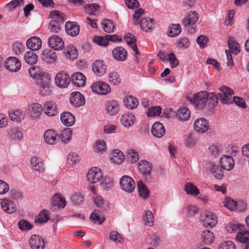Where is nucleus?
Returning a JSON list of instances; mask_svg holds the SVG:
<instances>
[{"instance_id":"nucleus-1","label":"nucleus","mask_w":249,"mask_h":249,"mask_svg":"<svg viewBox=\"0 0 249 249\" xmlns=\"http://www.w3.org/2000/svg\"><path fill=\"white\" fill-rule=\"evenodd\" d=\"M87 177L88 180L91 183H95L101 181L102 185L106 188L109 187L113 183L112 180L109 178L101 180L103 178V174L101 170L97 167H93L89 169Z\"/></svg>"},{"instance_id":"nucleus-2","label":"nucleus","mask_w":249,"mask_h":249,"mask_svg":"<svg viewBox=\"0 0 249 249\" xmlns=\"http://www.w3.org/2000/svg\"><path fill=\"white\" fill-rule=\"evenodd\" d=\"M52 19L49 26V29L53 33H58L61 29V24L64 21L65 15L58 11H52L50 13Z\"/></svg>"},{"instance_id":"nucleus-3","label":"nucleus","mask_w":249,"mask_h":249,"mask_svg":"<svg viewBox=\"0 0 249 249\" xmlns=\"http://www.w3.org/2000/svg\"><path fill=\"white\" fill-rule=\"evenodd\" d=\"M207 92L205 91L197 92L192 96H187L188 101L193 104L196 108L201 109L205 107L207 105Z\"/></svg>"},{"instance_id":"nucleus-4","label":"nucleus","mask_w":249,"mask_h":249,"mask_svg":"<svg viewBox=\"0 0 249 249\" xmlns=\"http://www.w3.org/2000/svg\"><path fill=\"white\" fill-rule=\"evenodd\" d=\"M138 168L142 178L147 182H151L152 180L151 164L146 160H141L138 164Z\"/></svg>"},{"instance_id":"nucleus-5","label":"nucleus","mask_w":249,"mask_h":249,"mask_svg":"<svg viewBox=\"0 0 249 249\" xmlns=\"http://www.w3.org/2000/svg\"><path fill=\"white\" fill-rule=\"evenodd\" d=\"M219 90L218 96L220 102L223 104L231 103V96L234 93L233 90L225 86L219 88Z\"/></svg>"},{"instance_id":"nucleus-6","label":"nucleus","mask_w":249,"mask_h":249,"mask_svg":"<svg viewBox=\"0 0 249 249\" xmlns=\"http://www.w3.org/2000/svg\"><path fill=\"white\" fill-rule=\"evenodd\" d=\"M92 91L100 95H107L111 91L109 85L103 81H97L91 86Z\"/></svg>"},{"instance_id":"nucleus-7","label":"nucleus","mask_w":249,"mask_h":249,"mask_svg":"<svg viewBox=\"0 0 249 249\" xmlns=\"http://www.w3.org/2000/svg\"><path fill=\"white\" fill-rule=\"evenodd\" d=\"M121 188L127 193L132 192L135 188V183L132 178L128 176H124L120 180Z\"/></svg>"},{"instance_id":"nucleus-8","label":"nucleus","mask_w":249,"mask_h":249,"mask_svg":"<svg viewBox=\"0 0 249 249\" xmlns=\"http://www.w3.org/2000/svg\"><path fill=\"white\" fill-rule=\"evenodd\" d=\"M201 221L204 227L212 228L217 223V219L214 213L206 212L201 215Z\"/></svg>"},{"instance_id":"nucleus-9","label":"nucleus","mask_w":249,"mask_h":249,"mask_svg":"<svg viewBox=\"0 0 249 249\" xmlns=\"http://www.w3.org/2000/svg\"><path fill=\"white\" fill-rule=\"evenodd\" d=\"M6 69L11 72L18 71L21 66L20 60L16 57H9L6 60L5 64Z\"/></svg>"},{"instance_id":"nucleus-10","label":"nucleus","mask_w":249,"mask_h":249,"mask_svg":"<svg viewBox=\"0 0 249 249\" xmlns=\"http://www.w3.org/2000/svg\"><path fill=\"white\" fill-rule=\"evenodd\" d=\"M70 81L69 75L63 71L58 72L55 77V83L60 88L67 87Z\"/></svg>"},{"instance_id":"nucleus-11","label":"nucleus","mask_w":249,"mask_h":249,"mask_svg":"<svg viewBox=\"0 0 249 249\" xmlns=\"http://www.w3.org/2000/svg\"><path fill=\"white\" fill-rule=\"evenodd\" d=\"M199 18V15L196 11L188 12L182 20L183 25L186 27H190L195 25Z\"/></svg>"},{"instance_id":"nucleus-12","label":"nucleus","mask_w":249,"mask_h":249,"mask_svg":"<svg viewBox=\"0 0 249 249\" xmlns=\"http://www.w3.org/2000/svg\"><path fill=\"white\" fill-rule=\"evenodd\" d=\"M70 101L73 106L79 107L85 105V99L84 96L79 92H73L71 94Z\"/></svg>"},{"instance_id":"nucleus-13","label":"nucleus","mask_w":249,"mask_h":249,"mask_svg":"<svg viewBox=\"0 0 249 249\" xmlns=\"http://www.w3.org/2000/svg\"><path fill=\"white\" fill-rule=\"evenodd\" d=\"M49 46L54 50H61L64 46L63 39L59 36L54 35L48 39Z\"/></svg>"},{"instance_id":"nucleus-14","label":"nucleus","mask_w":249,"mask_h":249,"mask_svg":"<svg viewBox=\"0 0 249 249\" xmlns=\"http://www.w3.org/2000/svg\"><path fill=\"white\" fill-rule=\"evenodd\" d=\"M94 73L98 76H102L107 71V67L106 63L102 60L95 61L92 66Z\"/></svg>"},{"instance_id":"nucleus-15","label":"nucleus","mask_w":249,"mask_h":249,"mask_svg":"<svg viewBox=\"0 0 249 249\" xmlns=\"http://www.w3.org/2000/svg\"><path fill=\"white\" fill-rule=\"evenodd\" d=\"M112 53L113 58L118 61H124L127 57L126 50L122 47H115Z\"/></svg>"},{"instance_id":"nucleus-16","label":"nucleus","mask_w":249,"mask_h":249,"mask_svg":"<svg viewBox=\"0 0 249 249\" xmlns=\"http://www.w3.org/2000/svg\"><path fill=\"white\" fill-rule=\"evenodd\" d=\"M209 128V123L204 118H198L194 122V129L198 132L204 133L207 131Z\"/></svg>"},{"instance_id":"nucleus-17","label":"nucleus","mask_w":249,"mask_h":249,"mask_svg":"<svg viewBox=\"0 0 249 249\" xmlns=\"http://www.w3.org/2000/svg\"><path fill=\"white\" fill-rule=\"evenodd\" d=\"M44 139L47 144L53 145L59 140V137L53 130L49 129L44 133Z\"/></svg>"},{"instance_id":"nucleus-18","label":"nucleus","mask_w":249,"mask_h":249,"mask_svg":"<svg viewBox=\"0 0 249 249\" xmlns=\"http://www.w3.org/2000/svg\"><path fill=\"white\" fill-rule=\"evenodd\" d=\"M50 78L49 75H45V78L39 83V93L42 96H48L51 94L50 89Z\"/></svg>"},{"instance_id":"nucleus-19","label":"nucleus","mask_w":249,"mask_h":249,"mask_svg":"<svg viewBox=\"0 0 249 249\" xmlns=\"http://www.w3.org/2000/svg\"><path fill=\"white\" fill-rule=\"evenodd\" d=\"M29 244L32 249H43L45 245L43 239L36 234L31 236Z\"/></svg>"},{"instance_id":"nucleus-20","label":"nucleus","mask_w":249,"mask_h":249,"mask_svg":"<svg viewBox=\"0 0 249 249\" xmlns=\"http://www.w3.org/2000/svg\"><path fill=\"white\" fill-rule=\"evenodd\" d=\"M66 33L71 36H77L80 31V27L76 22L67 21L65 24Z\"/></svg>"},{"instance_id":"nucleus-21","label":"nucleus","mask_w":249,"mask_h":249,"mask_svg":"<svg viewBox=\"0 0 249 249\" xmlns=\"http://www.w3.org/2000/svg\"><path fill=\"white\" fill-rule=\"evenodd\" d=\"M221 168L227 171L231 170L234 166V160L230 156H223L220 159Z\"/></svg>"},{"instance_id":"nucleus-22","label":"nucleus","mask_w":249,"mask_h":249,"mask_svg":"<svg viewBox=\"0 0 249 249\" xmlns=\"http://www.w3.org/2000/svg\"><path fill=\"white\" fill-rule=\"evenodd\" d=\"M41 45V40L37 36H32L26 41L27 47L33 51L38 50L40 49Z\"/></svg>"},{"instance_id":"nucleus-23","label":"nucleus","mask_w":249,"mask_h":249,"mask_svg":"<svg viewBox=\"0 0 249 249\" xmlns=\"http://www.w3.org/2000/svg\"><path fill=\"white\" fill-rule=\"evenodd\" d=\"M43 109L44 113L49 116H53L57 112V107L56 103L51 101L45 103Z\"/></svg>"},{"instance_id":"nucleus-24","label":"nucleus","mask_w":249,"mask_h":249,"mask_svg":"<svg viewBox=\"0 0 249 249\" xmlns=\"http://www.w3.org/2000/svg\"><path fill=\"white\" fill-rule=\"evenodd\" d=\"M86 79L85 75L80 72L73 73L71 77V83L77 87L84 86L86 83Z\"/></svg>"},{"instance_id":"nucleus-25","label":"nucleus","mask_w":249,"mask_h":249,"mask_svg":"<svg viewBox=\"0 0 249 249\" xmlns=\"http://www.w3.org/2000/svg\"><path fill=\"white\" fill-rule=\"evenodd\" d=\"M106 109L109 115H115L119 112L120 106L116 101L110 100L106 103Z\"/></svg>"},{"instance_id":"nucleus-26","label":"nucleus","mask_w":249,"mask_h":249,"mask_svg":"<svg viewBox=\"0 0 249 249\" xmlns=\"http://www.w3.org/2000/svg\"><path fill=\"white\" fill-rule=\"evenodd\" d=\"M165 132L164 127L162 123L156 122L153 124L151 133L154 136L161 138L164 135Z\"/></svg>"},{"instance_id":"nucleus-27","label":"nucleus","mask_w":249,"mask_h":249,"mask_svg":"<svg viewBox=\"0 0 249 249\" xmlns=\"http://www.w3.org/2000/svg\"><path fill=\"white\" fill-rule=\"evenodd\" d=\"M61 122L66 126H71L75 122L74 116L70 112H64L60 116Z\"/></svg>"},{"instance_id":"nucleus-28","label":"nucleus","mask_w":249,"mask_h":249,"mask_svg":"<svg viewBox=\"0 0 249 249\" xmlns=\"http://www.w3.org/2000/svg\"><path fill=\"white\" fill-rule=\"evenodd\" d=\"M1 205L3 210L8 213H14L17 211L16 205L9 199H3L1 202Z\"/></svg>"},{"instance_id":"nucleus-29","label":"nucleus","mask_w":249,"mask_h":249,"mask_svg":"<svg viewBox=\"0 0 249 249\" xmlns=\"http://www.w3.org/2000/svg\"><path fill=\"white\" fill-rule=\"evenodd\" d=\"M42 59L49 63H53L57 59L56 53L54 51L46 49L42 53Z\"/></svg>"},{"instance_id":"nucleus-30","label":"nucleus","mask_w":249,"mask_h":249,"mask_svg":"<svg viewBox=\"0 0 249 249\" xmlns=\"http://www.w3.org/2000/svg\"><path fill=\"white\" fill-rule=\"evenodd\" d=\"M28 72L31 77L35 79H40V81H43L45 78V75H48L43 73L39 67H31L29 69Z\"/></svg>"},{"instance_id":"nucleus-31","label":"nucleus","mask_w":249,"mask_h":249,"mask_svg":"<svg viewBox=\"0 0 249 249\" xmlns=\"http://www.w3.org/2000/svg\"><path fill=\"white\" fill-rule=\"evenodd\" d=\"M43 107L38 103L31 105L29 108V113L33 118H38L42 112Z\"/></svg>"},{"instance_id":"nucleus-32","label":"nucleus","mask_w":249,"mask_h":249,"mask_svg":"<svg viewBox=\"0 0 249 249\" xmlns=\"http://www.w3.org/2000/svg\"><path fill=\"white\" fill-rule=\"evenodd\" d=\"M124 40L135 53L136 56L137 57V54H139V52L136 45V39L135 36L129 34V35L124 36Z\"/></svg>"},{"instance_id":"nucleus-33","label":"nucleus","mask_w":249,"mask_h":249,"mask_svg":"<svg viewBox=\"0 0 249 249\" xmlns=\"http://www.w3.org/2000/svg\"><path fill=\"white\" fill-rule=\"evenodd\" d=\"M135 117L132 114L123 115L121 118L122 124L126 127H129L134 124Z\"/></svg>"},{"instance_id":"nucleus-34","label":"nucleus","mask_w":249,"mask_h":249,"mask_svg":"<svg viewBox=\"0 0 249 249\" xmlns=\"http://www.w3.org/2000/svg\"><path fill=\"white\" fill-rule=\"evenodd\" d=\"M31 164L34 170L42 173L45 170L44 163L36 157H33L31 159Z\"/></svg>"},{"instance_id":"nucleus-35","label":"nucleus","mask_w":249,"mask_h":249,"mask_svg":"<svg viewBox=\"0 0 249 249\" xmlns=\"http://www.w3.org/2000/svg\"><path fill=\"white\" fill-rule=\"evenodd\" d=\"M153 21V19L150 18H142L140 23L141 29L145 32L151 31L154 28Z\"/></svg>"},{"instance_id":"nucleus-36","label":"nucleus","mask_w":249,"mask_h":249,"mask_svg":"<svg viewBox=\"0 0 249 249\" xmlns=\"http://www.w3.org/2000/svg\"><path fill=\"white\" fill-rule=\"evenodd\" d=\"M52 205L53 206H57L59 208H63L66 206V200L60 195L55 194L52 198Z\"/></svg>"},{"instance_id":"nucleus-37","label":"nucleus","mask_w":249,"mask_h":249,"mask_svg":"<svg viewBox=\"0 0 249 249\" xmlns=\"http://www.w3.org/2000/svg\"><path fill=\"white\" fill-rule=\"evenodd\" d=\"M125 106L129 109H133L139 105V101L136 98L131 95L127 96L124 100Z\"/></svg>"},{"instance_id":"nucleus-38","label":"nucleus","mask_w":249,"mask_h":249,"mask_svg":"<svg viewBox=\"0 0 249 249\" xmlns=\"http://www.w3.org/2000/svg\"><path fill=\"white\" fill-rule=\"evenodd\" d=\"M228 44L230 49L233 53L237 54L240 52V50L239 45L234 40L233 37L231 36L229 37Z\"/></svg>"},{"instance_id":"nucleus-39","label":"nucleus","mask_w":249,"mask_h":249,"mask_svg":"<svg viewBox=\"0 0 249 249\" xmlns=\"http://www.w3.org/2000/svg\"><path fill=\"white\" fill-rule=\"evenodd\" d=\"M72 130L71 128H65L59 135V140L63 143H68L71 139Z\"/></svg>"},{"instance_id":"nucleus-40","label":"nucleus","mask_w":249,"mask_h":249,"mask_svg":"<svg viewBox=\"0 0 249 249\" xmlns=\"http://www.w3.org/2000/svg\"><path fill=\"white\" fill-rule=\"evenodd\" d=\"M112 161L116 164H121L124 160L123 152L118 149L114 150L112 152Z\"/></svg>"},{"instance_id":"nucleus-41","label":"nucleus","mask_w":249,"mask_h":249,"mask_svg":"<svg viewBox=\"0 0 249 249\" xmlns=\"http://www.w3.org/2000/svg\"><path fill=\"white\" fill-rule=\"evenodd\" d=\"M24 58L26 62L31 65L36 63L38 60L37 55L33 51L26 52Z\"/></svg>"},{"instance_id":"nucleus-42","label":"nucleus","mask_w":249,"mask_h":249,"mask_svg":"<svg viewBox=\"0 0 249 249\" xmlns=\"http://www.w3.org/2000/svg\"><path fill=\"white\" fill-rule=\"evenodd\" d=\"M64 53L67 57L71 59H74L78 55V50L73 45H69L66 49Z\"/></svg>"},{"instance_id":"nucleus-43","label":"nucleus","mask_w":249,"mask_h":249,"mask_svg":"<svg viewBox=\"0 0 249 249\" xmlns=\"http://www.w3.org/2000/svg\"><path fill=\"white\" fill-rule=\"evenodd\" d=\"M138 189L140 196L143 199L148 198L149 195V191L142 181L138 183Z\"/></svg>"},{"instance_id":"nucleus-44","label":"nucleus","mask_w":249,"mask_h":249,"mask_svg":"<svg viewBox=\"0 0 249 249\" xmlns=\"http://www.w3.org/2000/svg\"><path fill=\"white\" fill-rule=\"evenodd\" d=\"M24 114L19 110H11L9 112L10 118L14 121L19 122L24 118Z\"/></svg>"},{"instance_id":"nucleus-45","label":"nucleus","mask_w":249,"mask_h":249,"mask_svg":"<svg viewBox=\"0 0 249 249\" xmlns=\"http://www.w3.org/2000/svg\"><path fill=\"white\" fill-rule=\"evenodd\" d=\"M178 118L183 121L188 120L190 117V111L186 107H182L178 111Z\"/></svg>"},{"instance_id":"nucleus-46","label":"nucleus","mask_w":249,"mask_h":249,"mask_svg":"<svg viewBox=\"0 0 249 249\" xmlns=\"http://www.w3.org/2000/svg\"><path fill=\"white\" fill-rule=\"evenodd\" d=\"M201 239L203 242L207 245L210 244L213 242L214 237L213 233L209 230L203 231L201 234Z\"/></svg>"},{"instance_id":"nucleus-47","label":"nucleus","mask_w":249,"mask_h":249,"mask_svg":"<svg viewBox=\"0 0 249 249\" xmlns=\"http://www.w3.org/2000/svg\"><path fill=\"white\" fill-rule=\"evenodd\" d=\"M207 103L208 102V107L211 108L215 107L218 103V98L217 95L214 92L207 93Z\"/></svg>"},{"instance_id":"nucleus-48","label":"nucleus","mask_w":249,"mask_h":249,"mask_svg":"<svg viewBox=\"0 0 249 249\" xmlns=\"http://www.w3.org/2000/svg\"><path fill=\"white\" fill-rule=\"evenodd\" d=\"M184 190L187 194L196 196L199 194V189L192 183H187L185 185Z\"/></svg>"},{"instance_id":"nucleus-49","label":"nucleus","mask_w":249,"mask_h":249,"mask_svg":"<svg viewBox=\"0 0 249 249\" xmlns=\"http://www.w3.org/2000/svg\"><path fill=\"white\" fill-rule=\"evenodd\" d=\"M181 31V27L179 24H173L171 27H169L167 34L169 36L173 37L178 35Z\"/></svg>"},{"instance_id":"nucleus-50","label":"nucleus","mask_w":249,"mask_h":249,"mask_svg":"<svg viewBox=\"0 0 249 249\" xmlns=\"http://www.w3.org/2000/svg\"><path fill=\"white\" fill-rule=\"evenodd\" d=\"M49 219L48 212L46 210H43L36 217L35 219V223H42L48 221Z\"/></svg>"},{"instance_id":"nucleus-51","label":"nucleus","mask_w":249,"mask_h":249,"mask_svg":"<svg viewBox=\"0 0 249 249\" xmlns=\"http://www.w3.org/2000/svg\"><path fill=\"white\" fill-rule=\"evenodd\" d=\"M109 82L114 85L120 84L121 79L120 75L116 72H111L108 74Z\"/></svg>"},{"instance_id":"nucleus-52","label":"nucleus","mask_w":249,"mask_h":249,"mask_svg":"<svg viewBox=\"0 0 249 249\" xmlns=\"http://www.w3.org/2000/svg\"><path fill=\"white\" fill-rule=\"evenodd\" d=\"M211 172L213 176L218 179H221L223 177V170L214 164H212Z\"/></svg>"},{"instance_id":"nucleus-53","label":"nucleus","mask_w":249,"mask_h":249,"mask_svg":"<svg viewBox=\"0 0 249 249\" xmlns=\"http://www.w3.org/2000/svg\"><path fill=\"white\" fill-rule=\"evenodd\" d=\"M236 238L241 243L247 244L249 242V231H243L238 233Z\"/></svg>"},{"instance_id":"nucleus-54","label":"nucleus","mask_w":249,"mask_h":249,"mask_svg":"<svg viewBox=\"0 0 249 249\" xmlns=\"http://www.w3.org/2000/svg\"><path fill=\"white\" fill-rule=\"evenodd\" d=\"M18 225V228L22 231H29L33 228V225L24 219L19 220Z\"/></svg>"},{"instance_id":"nucleus-55","label":"nucleus","mask_w":249,"mask_h":249,"mask_svg":"<svg viewBox=\"0 0 249 249\" xmlns=\"http://www.w3.org/2000/svg\"><path fill=\"white\" fill-rule=\"evenodd\" d=\"M95 204L98 207L100 208L103 211H105L107 209L108 205L106 203L101 196H96L94 200Z\"/></svg>"},{"instance_id":"nucleus-56","label":"nucleus","mask_w":249,"mask_h":249,"mask_svg":"<svg viewBox=\"0 0 249 249\" xmlns=\"http://www.w3.org/2000/svg\"><path fill=\"white\" fill-rule=\"evenodd\" d=\"M99 7V5L97 3H90L85 6L86 12L91 16L95 15L96 11Z\"/></svg>"},{"instance_id":"nucleus-57","label":"nucleus","mask_w":249,"mask_h":249,"mask_svg":"<svg viewBox=\"0 0 249 249\" xmlns=\"http://www.w3.org/2000/svg\"><path fill=\"white\" fill-rule=\"evenodd\" d=\"M241 225L237 223H228L225 226V229L226 231L231 233L237 231L239 230Z\"/></svg>"},{"instance_id":"nucleus-58","label":"nucleus","mask_w":249,"mask_h":249,"mask_svg":"<svg viewBox=\"0 0 249 249\" xmlns=\"http://www.w3.org/2000/svg\"><path fill=\"white\" fill-rule=\"evenodd\" d=\"M84 196L80 193H75L71 197V201L74 205H80L84 201Z\"/></svg>"},{"instance_id":"nucleus-59","label":"nucleus","mask_w":249,"mask_h":249,"mask_svg":"<svg viewBox=\"0 0 249 249\" xmlns=\"http://www.w3.org/2000/svg\"><path fill=\"white\" fill-rule=\"evenodd\" d=\"M99 213V212L96 210L93 211L90 215V219L95 223H97L99 224H101L105 220V218L100 217L98 213Z\"/></svg>"},{"instance_id":"nucleus-60","label":"nucleus","mask_w":249,"mask_h":249,"mask_svg":"<svg viewBox=\"0 0 249 249\" xmlns=\"http://www.w3.org/2000/svg\"><path fill=\"white\" fill-rule=\"evenodd\" d=\"M190 44L189 40L187 37H182L177 41V47L179 49H187Z\"/></svg>"},{"instance_id":"nucleus-61","label":"nucleus","mask_w":249,"mask_h":249,"mask_svg":"<svg viewBox=\"0 0 249 249\" xmlns=\"http://www.w3.org/2000/svg\"><path fill=\"white\" fill-rule=\"evenodd\" d=\"M107 147L105 142L103 140H99L95 143L94 150L97 153H102L107 150Z\"/></svg>"},{"instance_id":"nucleus-62","label":"nucleus","mask_w":249,"mask_h":249,"mask_svg":"<svg viewBox=\"0 0 249 249\" xmlns=\"http://www.w3.org/2000/svg\"><path fill=\"white\" fill-rule=\"evenodd\" d=\"M109 239L116 243H121L124 242V238L117 231H112L110 233Z\"/></svg>"},{"instance_id":"nucleus-63","label":"nucleus","mask_w":249,"mask_h":249,"mask_svg":"<svg viewBox=\"0 0 249 249\" xmlns=\"http://www.w3.org/2000/svg\"><path fill=\"white\" fill-rule=\"evenodd\" d=\"M154 216L152 212L148 210L145 211V216L144 218V221L145 224L147 226L151 227L153 226L154 223Z\"/></svg>"},{"instance_id":"nucleus-64","label":"nucleus","mask_w":249,"mask_h":249,"mask_svg":"<svg viewBox=\"0 0 249 249\" xmlns=\"http://www.w3.org/2000/svg\"><path fill=\"white\" fill-rule=\"evenodd\" d=\"M224 206L231 211L236 210V201L231 198H226L223 202Z\"/></svg>"}]
</instances>
